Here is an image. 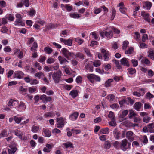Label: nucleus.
<instances>
[{
    "mask_svg": "<svg viewBox=\"0 0 154 154\" xmlns=\"http://www.w3.org/2000/svg\"><path fill=\"white\" fill-rule=\"evenodd\" d=\"M60 41L64 43L65 45L68 46H71L72 45V40L71 39H69L68 40H66L63 38L60 39Z\"/></svg>",
    "mask_w": 154,
    "mask_h": 154,
    "instance_id": "nucleus-14",
    "label": "nucleus"
},
{
    "mask_svg": "<svg viewBox=\"0 0 154 154\" xmlns=\"http://www.w3.org/2000/svg\"><path fill=\"white\" fill-rule=\"evenodd\" d=\"M142 106V104L140 102H136L134 105V109L137 111H139Z\"/></svg>",
    "mask_w": 154,
    "mask_h": 154,
    "instance_id": "nucleus-22",
    "label": "nucleus"
},
{
    "mask_svg": "<svg viewBox=\"0 0 154 154\" xmlns=\"http://www.w3.org/2000/svg\"><path fill=\"white\" fill-rule=\"evenodd\" d=\"M34 66L35 67H37L39 70H41L42 69V67L40 65L39 63L37 61L35 63Z\"/></svg>",
    "mask_w": 154,
    "mask_h": 154,
    "instance_id": "nucleus-55",
    "label": "nucleus"
},
{
    "mask_svg": "<svg viewBox=\"0 0 154 154\" xmlns=\"http://www.w3.org/2000/svg\"><path fill=\"white\" fill-rule=\"evenodd\" d=\"M112 145L116 148L119 149L120 148V143L118 141H116L114 143H112Z\"/></svg>",
    "mask_w": 154,
    "mask_h": 154,
    "instance_id": "nucleus-40",
    "label": "nucleus"
},
{
    "mask_svg": "<svg viewBox=\"0 0 154 154\" xmlns=\"http://www.w3.org/2000/svg\"><path fill=\"white\" fill-rule=\"evenodd\" d=\"M113 81L112 79H109L107 80L105 83V86L106 87L110 86L111 85V83Z\"/></svg>",
    "mask_w": 154,
    "mask_h": 154,
    "instance_id": "nucleus-34",
    "label": "nucleus"
},
{
    "mask_svg": "<svg viewBox=\"0 0 154 154\" xmlns=\"http://www.w3.org/2000/svg\"><path fill=\"white\" fill-rule=\"evenodd\" d=\"M145 97L146 98L150 99L153 98L154 97V96L150 92H148L146 94Z\"/></svg>",
    "mask_w": 154,
    "mask_h": 154,
    "instance_id": "nucleus-43",
    "label": "nucleus"
},
{
    "mask_svg": "<svg viewBox=\"0 0 154 154\" xmlns=\"http://www.w3.org/2000/svg\"><path fill=\"white\" fill-rule=\"evenodd\" d=\"M39 130V127L38 126L33 125L32 128V131L34 133H36Z\"/></svg>",
    "mask_w": 154,
    "mask_h": 154,
    "instance_id": "nucleus-32",
    "label": "nucleus"
},
{
    "mask_svg": "<svg viewBox=\"0 0 154 154\" xmlns=\"http://www.w3.org/2000/svg\"><path fill=\"white\" fill-rule=\"evenodd\" d=\"M116 14V11L115 9H113L112 10V13L111 19L112 20L115 17Z\"/></svg>",
    "mask_w": 154,
    "mask_h": 154,
    "instance_id": "nucleus-57",
    "label": "nucleus"
},
{
    "mask_svg": "<svg viewBox=\"0 0 154 154\" xmlns=\"http://www.w3.org/2000/svg\"><path fill=\"white\" fill-rule=\"evenodd\" d=\"M149 55L148 56L152 60H154V53L152 50H149Z\"/></svg>",
    "mask_w": 154,
    "mask_h": 154,
    "instance_id": "nucleus-38",
    "label": "nucleus"
},
{
    "mask_svg": "<svg viewBox=\"0 0 154 154\" xmlns=\"http://www.w3.org/2000/svg\"><path fill=\"white\" fill-rule=\"evenodd\" d=\"M25 133L23 132H21L20 131L17 130L15 131V134L19 137V138L22 140H26L27 139V138L25 136L24 134Z\"/></svg>",
    "mask_w": 154,
    "mask_h": 154,
    "instance_id": "nucleus-7",
    "label": "nucleus"
},
{
    "mask_svg": "<svg viewBox=\"0 0 154 154\" xmlns=\"http://www.w3.org/2000/svg\"><path fill=\"white\" fill-rule=\"evenodd\" d=\"M141 120V119L140 117H135L134 118V122L135 123H140Z\"/></svg>",
    "mask_w": 154,
    "mask_h": 154,
    "instance_id": "nucleus-64",
    "label": "nucleus"
},
{
    "mask_svg": "<svg viewBox=\"0 0 154 154\" xmlns=\"http://www.w3.org/2000/svg\"><path fill=\"white\" fill-rule=\"evenodd\" d=\"M154 75V72L152 70L150 69L148 71V75L150 77H152Z\"/></svg>",
    "mask_w": 154,
    "mask_h": 154,
    "instance_id": "nucleus-53",
    "label": "nucleus"
},
{
    "mask_svg": "<svg viewBox=\"0 0 154 154\" xmlns=\"http://www.w3.org/2000/svg\"><path fill=\"white\" fill-rule=\"evenodd\" d=\"M44 50L45 52L48 54L51 53L53 51V49L49 47L45 48Z\"/></svg>",
    "mask_w": 154,
    "mask_h": 154,
    "instance_id": "nucleus-30",
    "label": "nucleus"
},
{
    "mask_svg": "<svg viewBox=\"0 0 154 154\" xmlns=\"http://www.w3.org/2000/svg\"><path fill=\"white\" fill-rule=\"evenodd\" d=\"M131 62L133 64V66L134 67H136L138 65V61L136 59H132L131 60Z\"/></svg>",
    "mask_w": 154,
    "mask_h": 154,
    "instance_id": "nucleus-52",
    "label": "nucleus"
},
{
    "mask_svg": "<svg viewBox=\"0 0 154 154\" xmlns=\"http://www.w3.org/2000/svg\"><path fill=\"white\" fill-rule=\"evenodd\" d=\"M8 134L7 131L5 129L3 130L0 134V137L1 138L2 137H7Z\"/></svg>",
    "mask_w": 154,
    "mask_h": 154,
    "instance_id": "nucleus-36",
    "label": "nucleus"
},
{
    "mask_svg": "<svg viewBox=\"0 0 154 154\" xmlns=\"http://www.w3.org/2000/svg\"><path fill=\"white\" fill-rule=\"evenodd\" d=\"M35 76L39 79H40L42 77H44L45 75L44 73L41 71L37 72L35 74Z\"/></svg>",
    "mask_w": 154,
    "mask_h": 154,
    "instance_id": "nucleus-28",
    "label": "nucleus"
},
{
    "mask_svg": "<svg viewBox=\"0 0 154 154\" xmlns=\"http://www.w3.org/2000/svg\"><path fill=\"white\" fill-rule=\"evenodd\" d=\"M107 99L110 102H114L116 101L115 96L112 94L108 95L106 97Z\"/></svg>",
    "mask_w": 154,
    "mask_h": 154,
    "instance_id": "nucleus-17",
    "label": "nucleus"
},
{
    "mask_svg": "<svg viewBox=\"0 0 154 154\" xmlns=\"http://www.w3.org/2000/svg\"><path fill=\"white\" fill-rule=\"evenodd\" d=\"M1 31L4 33H7L9 34L10 33V32L9 31V29L5 26H2L1 29Z\"/></svg>",
    "mask_w": 154,
    "mask_h": 154,
    "instance_id": "nucleus-21",
    "label": "nucleus"
},
{
    "mask_svg": "<svg viewBox=\"0 0 154 154\" xmlns=\"http://www.w3.org/2000/svg\"><path fill=\"white\" fill-rule=\"evenodd\" d=\"M128 70L129 73L131 75L133 74L136 72V70L134 68H129L128 69Z\"/></svg>",
    "mask_w": 154,
    "mask_h": 154,
    "instance_id": "nucleus-35",
    "label": "nucleus"
},
{
    "mask_svg": "<svg viewBox=\"0 0 154 154\" xmlns=\"http://www.w3.org/2000/svg\"><path fill=\"white\" fill-rule=\"evenodd\" d=\"M108 116L109 118H111V119H115L114 113L113 112H112V111H110L109 112V114L108 115Z\"/></svg>",
    "mask_w": 154,
    "mask_h": 154,
    "instance_id": "nucleus-60",
    "label": "nucleus"
},
{
    "mask_svg": "<svg viewBox=\"0 0 154 154\" xmlns=\"http://www.w3.org/2000/svg\"><path fill=\"white\" fill-rule=\"evenodd\" d=\"M63 145L66 148L68 147L73 148V146L72 143L69 142L66 143H64Z\"/></svg>",
    "mask_w": 154,
    "mask_h": 154,
    "instance_id": "nucleus-44",
    "label": "nucleus"
},
{
    "mask_svg": "<svg viewBox=\"0 0 154 154\" xmlns=\"http://www.w3.org/2000/svg\"><path fill=\"white\" fill-rule=\"evenodd\" d=\"M147 127L149 130V132L150 133L154 132V129H153L154 128V124L153 123L149 124L147 125Z\"/></svg>",
    "mask_w": 154,
    "mask_h": 154,
    "instance_id": "nucleus-19",
    "label": "nucleus"
},
{
    "mask_svg": "<svg viewBox=\"0 0 154 154\" xmlns=\"http://www.w3.org/2000/svg\"><path fill=\"white\" fill-rule=\"evenodd\" d=\"M141 16L143 19L148 23L150 22V19L149 17V14L144 11H142L141 13Z\"/></svg>",
    "mask_w": 154,
    "mask_h": 154,
    "instance_id": "nucleus-10",
    "label": "nucleus"
},
{
    "mask_svg": "<svg viewBox=\"0 0 154 154\" xmlns=\"http://www.w3.org/2000/svg\"><path fill=\"white\" fill-rule=\"evenodd\" d=\"M129 42L128 41H124L123 42V46L122 47V48L123 50H126L128 46Z\"/></svg>",
    "mask_w": 154,
    "mask_h": 154,
    "instance_id": "nucleus-37",
    "label": "nucleus"
},
{
    "mask_svg": "<svg viewBox=\"0 0 154 154\" xmlns=\"http://www.w3.org/2000/svg\"><path fill=\"white\" fill-rule=\"evenodd\" d=\"M114 136L116 139H119L120 137V133L119 131L117 129H115L113 132Z\"/></svg>",
    "mask_w": 154,
    "mask_h": 154,
    "instance_id": "nucleus-23",
    "label": "nucleus"
},
{
    "mask_svg": "<svg viewBox=\"0 0 154 154\" xmlns=\"http://www.w3.org/2000/svg\"><path fill=\"white\" fill-rule=\"evenodd\" d=\"M18 108H21L23 110H25L26 108L25 104L22 102H20L18 106Z\"/></svg>",
    "mask_w": 154,
    "mask_h": 154,
    "instance_id": "nucleus-41",
    "label": "nucleus"
},
{
    "mask_svg": "<svg viewBox=\"0 0 154 154\" xmlns=\"http://www.w3.org/2000/svg\"><path fill=\"white\" fill-rule=\"evenodd\" d=\"M62 76V72L59 70L52 75V77L54 82L55 83H58Z\"/></svg>",
    "mask_w": 154,
    "mask_h": 154,
    "instance_id": "nucleus-2",
    "label": "nucleus"
},
{
    "mask_svg": "<svg viewBox=\"0 0 154 154\" xmlns=\"http://www.w3.org/2000/svg\"><path fill=\"white\" fill-rule=\"evenodd\" d=\"M90 63L87 64V68L88 67L90 72H92L93 71V65L95 67H97L100 66L101 64V62L99 60H95L94 62H91Z\"/></svg>",
    "mask_w": 154,
    "mask_h": 154,
    "instance_id": "nucleus-1",
    "label": "nucleus"
},
{
    "mask_svg": "<svg viewBox=\"0 0 154 154\" xmlns=\"http://www.w3.org/2000/svg\"><path fill=\"white\" fill-rule=\"evenodd\" d=\"M120 62L122 65L126 66L127 67L129 66V61L126 58H123L122 59L120 60Z\"/></svg>",
    "mask_w": 154,
    "mask_h": 154,
    "instance_id": "nucleus-15",
    "label": "nucleus"
},
{
    "mask_svg": "<svg viewBox=\"0 0 154 154\" xmlns=\"http://www.w3.org/2000/svg\"><path fill=\"white\" fill-rule=\"evenodd\" d=\"M70 16L71 17L74 18H78L81 17V15L79 14L73 13L70 14Z\"/></svg>",
    "mask_w": 154,
    "mask_h": 154,
    "instance_id": "nucleus-27",
    "label": "nucleus"
},
{
    "mask_svg": "<svg viewBox=\"0 0 154 154\" xmlns=\"http://www.w3.org/2000/svg\"><path fill=\"white\" fill-rule=\"evenodd\" d=\"M58 59L61 64H65L69 62V61L66 58L61 56H58Z\"/></svg>",
    "mask_w": 154,
    "mask_h": 154,
    "instance_id": "nucleus-13",
    "label": "nucleus"
},
{
    "mask_svg": "<svg viewBox=\"0 0 154 154\" xmlns=\"http://www.w3.org/2000/svg\"><path fill=\"white\" fill-rule=\"evenodd\" d=\"M69 94L73 98H75L78 95V91L77 90H73L71 91Z\"/></svg>",
    "mask_w": 154,
    "mask_h": 154,
    "instance_id": "nucleus-24",
    "label": "nucleus"
},
{
    "mask_svg": "<svg viewBox=\"0 0 154 154\" xmlns=\"http://www.w3.org/2000/svg\"><path fill=\"white\" fill-rule=\"evenodd\" d=\"M144 7H146L147 10H149L152 6V3L149 1H146L144 3Z\"/></svg>",
    "mask_w": 154,
    "mask_h": 154,
    "instance_id": "nucleus-25",
    "label": "nucleus"
},
{
    "mask_svg": "<svg viewBox=\"0 0 154 154\" xmlns=\"http://www.w3.org/2000/svg\"><path fill=\"white\" fill-rule=\"evenodd\" d=\"M107 136L106 135H102L99 137L100 139L102 141H106Z\"/></svg>",
    "mask_w": 154,
    "mask_h": 154,
    "instance_id": "nucleus-62",
    "label": "nucleus"
},
{
    "mask_svg": "<svg viewBox=\"0 0 154 154\" xmlns=\"http://www.w3.org/2000/svg\"><path fill=\"white\" fill-rule=\"evenodd\" d=\"M134 51V48H133L131 47L129 48L127 50L125 51V54H131Z\"/></svg>",
    "mask_w": 154,
    "mask_h": 154,
    "instance_id": "nucleus-42",
    "label": "nucleus"
},
{
    "mask_svg": "<svg viewBox=\"0 0 154 154\" xmlns=\"http://www.w3.org/2000/svg\"><path fill=\"white\" fill-rule=\"evenodd\" d=\"M40 99L44 102H45V101L46 102H50L52 100L51 97L47 96L44 94L41 96L40 97Z\"/></svg>",
    "mask_w": 154,
    "mask_h": 154,
    "instance_id": "nucleus-11",
    "label": "nucleus"
},
{
    "mask_svg": "<svg viewBox=\"0 0 154 154\" xmlns=\"http://www.w3.org/2000/svg\"><path fill=\"white\" fill-rule=\"evenodd\" d=\"M147 39H148V35L147 34H144L142 36V42H145Z\"/></svg>",
    "mask_w": 154,
    "mask_h": 154,
    "instance_id": "nucleus-63",
    "label": "nucleus"
},
{
    "mask_svg": "<svg viewBox=\"0 0 154 154\" xmlns=\"http://www.w3.org/2000/svg\"><path fill=\"white\" fill-rule=\"evenodd\" d=\"M109 125L112 126H115L116 125V122L115 119H111V121L109 123Z\"/></svg>",
    "mask_w": 154,
    "mask_h": 154,
    "instance_id": "nucleus-49",
    "label": "nucleus"
},
{
    "mask_svg": "<svg viewBox=\"0 0 154 154\" xmlns=\"http://www.w3.org/2000/svg\"><path fill=\"white\" fill-rule=\"evenodd\" d=\"M128 144V140L126 139H123L120 143V148L123 151H126Z\"/></svg>",
    "mask_w": 154,
    "mask_h": 154,
    "instance_id": "nucleus-6",
    "label": "nucleus"
},
{
    "mask_svg": "<svg viewBox=\"0 0 154 154\" xmlns=\"http://www.w3.org/2000/svg\"><path fill=\"white\" fill-rule=\"evenodd\" d=\"M65 120V119L62 117L57 118L56 121L57 122V127L58 128H60L64 127Z\"/></svg>",
    "mask_w": 154,
    "mask_h": 154,
    "instance_id": "nucleus-5",
    "label": "nucleus"
},
{
    "mask_svg": "<svg viewBox=\"0 0 154 154\" xmlns=\"http://www.w3.org/2000/svg\"><path fill=\"white\" fill-rule=\"evenodd\" d=\"M22 119V117H18L15 116L14 117V119L17 123H19Z\"/></svg>",
    "mask_w": 154,
    "mask_h": 154,
    "instance_id": "nucleus-47",
    "label": "nucleus"
},
{
    "mask_svg": "<svg viewBox=\"0 0 154 154\" xmlns=\"http://www.w3.org/2000/svg\"><path fill=\"white\" fill-rule=\"evenodd\" d=\"M17 150V148L15 147L9 149L8 150V154H12V153H14Z\"/></svg>",
    "mask_w": 154,
    "mask_h": 154,
    "instance_id": "nucleus-46",
    "label": "nucleus"
},
{
    "mask_svg": "<svg viewBox=\"0 0 154 154\" xmlns=\"http://www.w3.org/2000/svg\"><path fill=\"white\" fill-rule=\"evenodd\" d=\"M38 83V81L35 79H31L30 84L32 85H36Z\"/></svg>",
    "mask_w": 154,
    "mask_h": 154,
    "instance_id": "nucleus-54",
    "label": "nucleus"
},
{
    "mask_svg": "<svg viewBox=\"0 0 154 154\" xmlns=\"http://www.w3.org/2000/svg\"><path fill=\"white\" fill-rule=\"evenodd\" d=\"M137 114L134 112V111L131 110H130V113L129 114V118L130 119H131L134 117H135L136 116Z\"/></svg>",
    "mask_w": 154,
    "mask_h": 154,
    "instance_id": "nucleus-39",
    "label": "nucleus"
},
{
    "mask_svg": "<svg viewBox=\"0 0 154 154\" xmlns=\"http://www.w3.org/2000/svg\"><path fill=\"white\" fill-rule=\"evenodd\" d=\"M103 146L104 149L107 150L112 146V143L109 140L106 141L104 143Z\"/></svg>",
    "mask_w": 154,
    "mask_h": 154,
    "instance_id": "nucleus-12",
    "label": "nucleus"
},
{
    "mask_svg": "<svg viewBox=\"0 0 154 154\" xmlns=\"http://www.w3.org/2000/svg\"><path fill=\"white\" fill-rule=\"evenodd\" d=\"M14 24L15 25H21L22 26H23L24 25V23L21 20V19H17Z\"/></svg>",
    "mask_w": 154,
    "mask_h": 154,
    "instance_id": "nucleus-26",
    "label": "nucleus"
},
{
    "mask_svg": "<svg viewBox=\"0 0 154 154\" xmlns=\"http://www.w3.org/2000/svg\"><path fill=\"white\" fill-rule=\"evenodd\" d=\"M78 115L79 113L78 112H75L70 115L69 118L72 120H75L77 119L78 117Z\"/></svg>",
    "mask_w": 154,
    "mask_h": 154,
    "instance_id": "nucleus-20",
    "label": "nucleus"
},
{
    "mask_svg": "<svg viewBox=\"0 0 154 154\" xmlns=\"http://www.w3.org/2000/svg\"><path fill=\"white\" fill-rule=\"evenodd\" d=\"M55 61V60L51 57L48 59L47 60V63L48 64H51L54 63Z\"/></svg>",
    "mask_w": 154,
    "mask_h": 154,
    "instance_id": "nucleus-50",
    "label": "nucleus"
},
{
    "mask_svg": "<svg viewBox=\"0 0 154 154\" xmlns=\"http://www.w3.org/2000/svg\"><path fill=\"white\" fill-rule=\"evenodd\" d=\"M38 47L37 44L36 42H34L33 44L32 47L31 48V50L32 51H36V48Z\"/></svg>",
    "mask_w": 154,
    "mask_h": 154,
    "instance_id": "nucleus-48",
    "label": "nucleus"
},
{
    "mask_svg": "<svg viewBox=\"0 0 154 154\" xmlns=\"http://www.w3.org/2000/svg\"><path fill=\"white\" fill-rule=\"evenodd\" d=\"M6 17L7 19L11 21H13L14 19V17L11 15H9L6 16Z\"/></svg>",
    "mask_w": 154,
    "mask_h": 154,
    "instance_id": "nucleus-61",
    "label": "nucleus"
},
{
    "mask_svg": "<svg viewBox=\"0 0 154 154\" xmlns=\"http://www.w3.org/2000/svg\"><path fill=\"white\" fill-rule=\"evenodd\" d=\"M37 90L36 88L34 87H29V91L30 93L35 92Z\"/></svg>",
    "mask_w": 154,
    "mask_h": 154,
    "instance_id": "nucleus-51",
    "label": "nucleus"
},
{
    "mask_svg": "<svg viewBox=\"0 0 154 154\" xmlns=\"http://www.w3.org/2000/svg\"><path fill=\"white\" fill-rule=\"evenodd\" d=\"M105 70L108 71L111 68V66L110 64L109 63L107 65L104 64L103 66Z\"/></svg>",
    "mask_w": 154,
    "mask_h": 154,
    "instance_id": "nucleus-45",
    "label": "nucleus"
},
{
    "mask_svg": "<svg viewBox=\"0 0 154 154\" xmlns=\"http://www.w3.org/2000/svg\"><path fill=\"white\" fill-rule=\"evenodd\" d=\"M126 137L130 141L132 142L134 140V134L131 131H128L126 132Z\"/></svg>",
    "mask_w": 154,
    "mask_h": 154,
    "instance_id": "nucleus-8",
    "label": "nucleus"
},
{
    "mask_svg": "<svg viewBox=\"0 0 154 154\" xmlns=\"http://www.w3.org/2000/svg\"><path fill=\"white\" fill-rule=\"evenodd\" d=\"M104 35L108 39H110L113 36V33L112 31H105L104 32Z\"/></svg>",
    "mask_w": 154,
    "mask_h": 154,
    "instance_id": "nucleus-18",
    "label": "nucleus"
},
{
    "mask_svg": "<svg viewBox=\"0 0 154 154\" xmlns=\"http://www.w3.org/2000/svg\"><path fill=\"white\" fill-rule=\"evenodd\" d=\"M62 54L67 59H69L70 57H73L74 54L73 52H69L66 49L63 48L61 50Z\"/></svg>",
    "mask_w": 154,
    "mask_h": 154,
    "instance_id": "nucleus-4",
    "label": "nucleus"
},
{
    "mask_svg": "<svg viewBox=\"0 0 154 154\" xmlns=\"http://www.w3.org/2000/svg\"><path fill=\"white\" fill-rule=\"evenodd\" d=\"M87 78L91 83H94V80L100 82V78L94 74H87Z\"/></svg>",
    "mask_w": 154,
    "mask_h": 154,
    "instance_id": "nucleus-3",
    "label": "nucleus"
},
{
    "mask_svg": "<svg viewBox=\"0 0 154 154\" xmlns=\"http://www.w3.org/2000/svg\"><path fill=\"white\" fill-rule=\"evenodd\" d=\"M150 119L151 118L150 117L148 116H146L143 118V122L146 123H147L149 122Z\"/></svg>",
    "mask_w": 154,
    "mask_h": 154,
    "instance_id": "nucleus-56",
    "label": "nucleus"
},
{
    "mask_svg": "<svg viewBox=\"0 0 154 154\" xmlns=\"http://www.w3.org/2000/svg\"><path fill=\"white\" fill-rule=\"evenodd\" d=\"M110 107L114 109H118L119 107V106L118 104L117 103H113L110 106Z\"/></svg>",
    "mask_w": 154,
    "mask_h": 154,
    "instance_id": "nucleus-58",
    "label": "nucleus"
},
{
    "mask_svg": "<svg viewBox=\"0 0 154 154\" xmlns=\"http://www.w3.org/2000/svg\"><path fill=\"white\" fill-rule=\"evenodd\" d=\"M101 53L103 54L104 60L106 61H108L110 56L109 52L103 48H101Z\"/></svg>",
    "mask_w": 154,
    "mask_h": 154,
    "instance_id": "nucleus-9",
    "label": "nucleus"
},
{
    "mask_svg": "<svg viewBox=\"0 0 154 154\" xmlns=\"http://www.w3.org/2000/svg\"><path fill=\"white\" fill-rule=\"evenodd\" d=\"M24 75L23 73L21 71L17 72L14 74V77L21 79L23 78Z\"/></svg>",
    "mask_w": 154,
    "mask_h": 154,
    "instance_id": "nucleus-16",
    "label": "nucleus"
},
{
    "mask_svg": "<svg viewBox=\"0 0 154 154\" xmlns=\"http://www.w3.org/2000/svg\"><path fill=\"white\" fill-rule=\"evenodd\" d=\"M43 132L46 137H49L51 135V132L48 129H44Z\"/></svg>",
    "mask_w": 154,
    "mask_h": 154,
    "instance_id": "nucleus-33",
    "label": "nucleus"
},
{
    "mask_svg": "<svg viewBox=\"0 0 154 154\" xmlns=\"http://www.w3.org/2000/svg\"><path fill=\"white\" fill-rule=\"evenodd\" d=\"M65 7L68 11H70L72 10V6H69L67 5H65Z\"/></svg>",
    "mask_w": 154,
    "mask_h": 154,
    "instance_id": "nucleus-59",
    "label": "nucleus"
},
{
    "mask_svg": "<svg viewBox=\"0 0 154 154\" xmlns=\"http://www.w3.org/2000/svg\"><path fill=\"white\" fill-rule=\"evenodd\" d=\"M27 91V89L26 88H25L22 86H20L19 88V91L21 94H26Z\"/></svg>",
    "mask_w": 154,
    "mask_h": 154,
    "instance_id": "nucleus-31",
    "label": "nucleus"
},
{
    "mask_svg": "<svg viewBox=\"0 0 154 154\" xmlns=\"http://www.w3.org/2000/svg\"><path fill=\"white\" fill-rule=\"evenodd\" d=\"M109 132V130L108 128L101 129L100 131V133L101 134H108Z\"/></svg>",
    "mask_w": 154,
    "mask_h": 154,
    "instance_id": "nucleus-29",
    "label": "nucleus"
}]
</instances>
